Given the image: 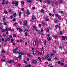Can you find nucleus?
Masks as SVG:
<instances>
[{"instance_id":"nucleus-1","label":"nucleus","mask_w":67,"mask_h":67,"mask_svg":"<svg viewBox=\"0 0 67 67\" xmlns=\"http://www.w3.org/2000/svg\"><path fill=\"white\" fill-rule=\"evenodd\" d=\"M65 39H66V40H67V36H65L64 37V36H62V40H65Z\"/></svg>"},{"instance_id":"nucleus-2","label":"nucleus","mask_w":67,"mask_h":67,"mask_svg":"<svg viewBox=\"0 0 67 67\" xmlns=\"http://www.w3.org/2000/svg\"><path fill=\"white\" fill-rule=\"evenodd\" d=\"M24 24L23 25L24 26H26V25H27V21L26 20V21H24Z\"/></svg>"},{"instance_id":"nucleus-3","label":"nucleus","mask_w":67,"mask_h":67,"mask_svg":"<svg viewBox=\"0 0 67 67\" xmlns=\"http://www.w3.org/2000/svg\"><path fill=\"white\" fill-rule=\"evenodd\" d=\"M19 3H18V2L17 1H16L15 2V6L16 7H17V6H18V4Z\"/></svg>"},{"instance_id":"nucleus-4","label":"nucleus","mask_w":67,"mask_h":67,"mask_svg":"<svg viewBox=\"0 0 67 67\" xmlns=\"http://www.w3.org/2000/svg\"><path fill=\"white\" fill-rule=\"evenodd\" d=\"M11 27H9V28L8 27L6 28L5 30L6 31H10V30H11Z\"/></svg>"},{"instance_id":"nucleus-5","label":"nucleus","mask_w":67,"mask_h":67,"mask_svg":"<svg viewBox=\"0 0 67 67\" xmlns=\"http://www.w3.org/2000/svg\"><path fill=\"white\" fill-rule=\"evenodd\" d=\"M41 23L43 25H47V23L45 22V21H42Z\"/></svg>"},{"instance_id":"nucleus-6","label":"nucleus","mask_w":67,"mask_h":67,"mask_svg":"<svg viewBox=\"0 0 67 67\" xmlns=\"http://www.w3.org/2000/svg\"><path fill=\"white\" fill-rule=\"evenodd\" d=\"M8 62L9 63H14V61L13 60H9Z\"/></svg>"},{"instance_id":"nucleus-7","label":"nucleus","mask_w":67,"mask_h":67,"mask_svg":"<svg viewBox=\"0 0 67 67\" xmlns=\"http://www.w3.org/2000/svg\"><path fill=\"white\" fill-rule=\"evenodd\" d=\"M52 37H54V38H57V35L55 36V35H52Z\"/></svg>"},{"instance_id":"nucleus-8","label":"nucleus","mask_w":67,"mask_h":67,"mask_svg":"<svg viewBox=\"0 0 67 67\" xmlns=\"http://www.w3.org/2000/svg\"><path fill=\"white\" fill-rule=\"evenodd\" d=\"M18 54H19V55L21 54V55H24V54L22 52H21L20 51L18 52Z\"/></svg>"},{"instance_id":"nucleus-9","label":"nucleus","mask_w":67,"mask_h":67,"mask_svg":"<svg viewBox=\"0 0 67 67\" xmlns=\"http://www.w3.org/2000/svg\"><path fill=\"white\" fill-rule=\"evenodd\" d=\"M36 63L37 62L36 60H33L32 61V64H35V63Z\"/></svg>"},{"instance_id":"nucleus-10","label":"nucleus","mask_w":67,"mask_h":67,"mask_svg":"<svg viewBox=\"0 0 67 67\" xmlns=\"http://www.w3.org/2000/svg\"><path fill=\"white\" fill-rule=\"evenodd\" d=\"M2 52L3 54H4L5 53V50L4 49H2Z\"/></svg>"},{"instance_id":"nucleus-11","label":"nucleus","mask_w":67,"mask_h":67,"mask_svg":"<svg viewBox=\"0 0 67 67\" xmlns=\"http://www.w3.org/2000/svg\"><path fill=\"white\" fill-rule=\"evenodd\" d=\"M16 15H17V14L16 13H14L13 16H14V17H16Z\"/></svg>"},{"instance_id":"nucleus-12","label":"nucleus","mask_w":67,"mask_h":67,"mask_svg":"<svg viewBox=\"0 0 67 67\" xmlns=\"http://www.w3.org/2000/svg\"><path fill=\"white\" fill-rule=\"evenodd\" d=\"M27 2H30V3H31L32 1V0H27Z\"/></svg>"},{"instance_id":"nucleus-13","label":"nucleus","mask_w":67,"mask_h":67,"mask_svg":"<svg viewBox=\"0 0 67 67\" xmlns=\"http://www.w3.org/2000/svg\"><path fill=\"white\" fill-rule=\"evenodd\" d=\"M13 52L15 54H16V53H17V52H16V50H15V49H13Z\"/></svg>"},{"instance_id":"nucleus-14","label":"nucleus","mask_w":67,"mask_h":67,"mask_svg":"<svg viewBox=\"0 0 67 67\" xmlns=\"http://www.w3.org/2000/svg\"><path fill=\"white\" fill-rule=\"evenodd\" d=\"M47 4H50V1H49V0H47Z\"/></svg>"},{"instance_id":"nucleus-15","label":"nucleus","mask_w":67,"mask_h":67,"mask_svg":"<svg viewBox=\"0 0 67 67\" xmlns=\"http://www.w3.org/2000/svg\"><path fill=\"white\" fill-rule=\"evenodd\" d=\"M49 20V19L48 18H47L45 19V21L46 22H47V21H48Z\"/></svg>"},{"instance_id":"nucleus-16","label":"nucleus","mask_w":67,"mask_h":67,"mask_svg":"<svg viewBox=\"0 0 67 67\" xmlns=\"http://www.w3.org/2000/svg\"><path fill=\"white\" fill-rule=\"evenodd\" d=\"M49 55L48 54H47L46 56V57H45V59H46L47 58H48V57H49Z\"/></svg>"},{"instance_id":"nucleus-17","label":"nucleus","mask_w":67,"mask_h":67,"mask_svg":"<svg viewBox=\"0 0 67 67\" xmlns=\"http://www.w3.org/2000/svg\"><path fill=\"white\" fill-rule=\"evenodd\" d=\"M24 31H26L27 32H29V31H30V30L29 29H25Z\"/></svg>"},{"instance_id":"nucleus-18","label":"nucleus","mask_w":67,"mask_h":67,"mask_svg":"<svg viewBox=\"0 0 67 67\" xmlns=\"http://www.w3.org/2000/svg\"><path fill=\"white\" fill-rule=\"evenodd\" d=\"M4 3L5 4H8V3H9V2H8V1H7L6 2H5Z\"/></svg>"},{"instance_id":"nucleus-19","label":"nucleus","mask_w":67,"mask_h":67,"mask_svg":"<svg viewBox=\"0 0 67 67\" xmlns=\"http://www.w3.org/2000/svg\"><path fill=\"white\" fill-rule=\"evenodd\" d=\"M43 43H44V45H45V44H46V40H44Z\"/></svg>"},{"instance_id":"nucleus-20","label":"nucleus","mask_w":67,"mask_h":67,"mask_svg":"<svg viewBox=\"0 0 67 67\" xmlns=\"http://www.w3.org/2000/svg\"><path fill=\"white\" fill-rule=\"evenodd\" d=\"M46 31L47 32H49V29L48 28H47Z\"/></svg>"},{"instance_id":"nucleus-21","label":"nucleus","mask_w":67,"mask_h":67,"mask_svg":"<svg viewBox=\"0 0 67 67\" xmlns=\"http://www.w3.org/2000/svg\"><path fill=\"white\" fill-rule=\"evenodd\" d=\"M2 36L3 37H5V36H7V35H6V34H3Z\"/></svg>"},{"instance_id":"nucleus-22","label":"nucleus","mask_w":67,"mask_h":67,"mask_svg":"<svg viewBox=\"0 0 67 67\" xmlns=\"http://www.w3.org/2000/svg\"><path fill=\"white\" fill-rule=\"evenodd\" d=\"M19 31L20 33H21V32H22V30L21 29H20Z\"/></svg>"},{"instance_id":"nucleus-23","label":"nucleus","mask_w":67,"mask_h":67,"mask_svg":"<svg viewBox=\"0 0 67 67\" xmlns=\"http://www.w3.org/2000/svg\"><path fill=\"white\" fill-rule=\"evenodd\" d=\"M21 57H22L21 56V55H19L18 56V58H19L20 59H21Z\"/></svg>"},{"instance_id":"nucleus-24","label":"nucleus","mask_w":67,"mask_h":67,"mask_svg":"<svg viewBox=\"0 0 67 67\" xmlns=\"http://www.w3.org/2000/svg\"><path fill=\"white\" fill-rule=\"evenodd\" d=\"M36 44V41H34L33 42L34 45H35Z\"/></svg>"},{"instance_id":"nucleus-25","label":"nucleus","mask_w":67,"mask_h":67,"mask_svg":"<svg viewBox=\"0 0 67 67\" xmlns=\"http://www.w3.org/2000/svg\"><path fill=\"white\" fill-rule=\"evenodd\" d=\"M3 21H5V17L4 16H3Z\"/></svg>"},{"instance_id":"nucleus-26","label":"nucleus","mask_w":67,"mask_h":67,"mask_svg":"<svg viewBox=\"0 0 67 67\" xmlns=\"http://www.w3.org/2000/svg\"><path fill=\"white\" fill-rule=\"evenodd\" d=\"M6 39H7V40L8 41H10V38L8 37H7Z\"/></svg>"},{"instance_id":"nucleus-27","label":"nucleus","mask_w":67,"mask_h":67,"mask_svg":"<svg viewBox=\"0 0 67 67\" xmlns=\"http://www.w3.org/2000/svg\"><path fill=\"white\" fill-rule=\"evenodd\" d=\"M60 35H63V33L62 32V31H60Z\"/></svg>"},{"instance_id":"nucleus-28","label":"nucleus","mask_w":67,"mask_h":67,"mask_svg":"<svg viewBox=\"0 0 67 67\" xmlns=\"http://www.w3.org/2000/svg\"><path fill=\"white\" fill-rule=\"evenodd\" d=\"M21 10L22 11H24V8H22L21 9Z\"/></svg>"},{"instance_id":"nucleus-29","label":"nucleus","mask_w":67,"mask_h":67,"mask_svg":"<svg viewBox=\"0 0 67 67\" xmlns=\"http://www.w3.org/2000/svg\"><path fill=\"white\" fill-rule=\"evenodd\" d=\"M4 24L5 25H7V23L6 22H5V21H4Z\"/></svg>"},{"instance_id":"nucleus-30","label":"nucleus","mask_w":67,"mask_h":67,"mask_svg":"<svg viewBox=\"0 0 67 67\" xmlns=\"http://www.w3.org/2000/svg\"><path fill=\"white\" fill-rule=\"evenodd\" d=\"M12 4H15V2L14 1H13L12 2Z\"/></svg>"},{"instance_id":"nucleus-31","label":"nucleus","mask_w":67,"mask_h":67,"mask_svg":"<svg viewBox=\"0 0 67 67\" xmlns=\"http://www.w3.org/2000/svg\"><path fill=\"white\" fill-rule=\"evenodd\" d=\"M54 21L55 23H57L58 22L57 21V19H55L54 20Z\"/></svg>"},{"instance_id":"nucleus-32","label":"nucleus","mask_w":67,"mask_h":67,"mask_svg":"<svg viewBox=\"0 0 67 67\" xmlns=\"http://www.w3.org/2000/svg\"><path fill=\"white\" fill-rule=\"evenodd\" d=\"M49 67H53V65H52V64H49Z\"/></svg>"},{"instance_id":"nucleus-33","label":"nucleus","mask_w":67,"mask_h":67,"mask_svg":"<svg viewBox=\"0 0 67 67\" xmlns=\"http://www.w3.org/2000/svg\"><path fill=\"white\" fill-rule=\"evenodd\" d=\"M62 2H63V1H62V0H60V1H59V3H62Z\"/></svg>"},{"instance_id":"nucleus-34","label":"nucleus","mask_w":67,"mask_h":67,"mask_svg":"<svg viewBox=\"0 0 67 67\" xmlns=\"http://www.w3.org/2000/svg\"><path fill=\"white\" fill-rule=\"evenodd\" d=\"M12 44L14 46V45H15L16 44V43H15V42H13L12 43Z\"/></svg>"},{"instance_id":"nucleus-35","label":"nucleus","mask_w":67,"mask_h":67,"mask_svg":"<svg viewBox=\"0 0 67 67\" xmlns=\"http://www.w3.org/2000/svg\"><path fill=\"white\" fill-rule=\"evenodd\" d=\"M41 12H42V13H44V11L43 10V9H42L41 10Z\"/></svg>"},{"instance_id":"nucleus-36","label":"nucleus","mask_w":67,"mask_h":67,"mask_svg":"<svg viewBox=\"0 0 67 67\" xmlns=\"http://www.w3.org/2000/svg\"><path fill=\"white\" fill-rule=\"evenodd\" d=\"M33 29H35L36 28V26H33Z\"/></svg>"},{"instance_id":"nucleus-37","label":"nucleus","mask_w":67,"mask_h":67,"mask_svg":"<svg viewBox=\"0 0 67 67\" xmlns=\"http://www.w3.org/2000/svg\"><path fill=\"white\" fill-rule=\"evenodd\" d=\"M36 51H34V55H35V54H36Z\"/></svg>"},{"instance_id":"nucleus-38","label":"nucleus","mask_w":67,"mask_h":67,"mask_svg":"<svg viewBox=\"0 0 67 67\" xmlns=\"http://www.w3.org/2000/svg\"><path fill=\"white\" fill-rule=\"evenodd\" d=\"M26 13L27 15H30V12H27Z\"/></svg>"},{"instance_id":"nucleus-39","label":"nucleus","mask_w":67,"mask_h":67,"mask_svg":"<svg viewBox=\"0 0 67 67\" xmlns=\"http://www.w3.org/2000/svg\"><path fill=\"white\" fill-rule=\"evenodd\" d=\"M14 41L13 40V39H12L11 40V42H12V43H13Z\"/></svg>"},{"instance_id":"nucleus-40","label":"nucleus","mask_w":67,"mask_h":67,"mask_svg":"<svg viewBox=\"0 0 67 67\" xmlns=\"http://www.w3.org/2000/svg\"><path fill=\"white\" fill-rule=\"evenodd\" d=\"M47 39L48 40V41H49L50 40H51V38H50V37H47Z\"/></svg>"},{"instance_id":"nucleus-41","label":"nucleus","mask_w":67,"mask_h":67,"mask_svg":"<svg viewBox=\"0 0 67 67\" xmlns=\"http://www.w3.org/2000/svg\"><path fill=\"white\" fill-rule=\"evenodd\" d=\"M1 62H5V59H1Z\"/></svg>"},{"instance_id":"nucleus-42","label":"nucleus","mask_w":67,"mask_h":67,"mask_svg":"<svg viewBox=\"0 0 67 67\" xmlns=\"http://www.w3.org/2000/svg\"><path fill=\"white\" fill-rule=\"evenodd\" d=\"M27 34H28V33L27 32H26L25 33V36H27Z\"/></svg>"},{"instance_id":"nucleus-43","label":"nucleus","mask_w":67,"mask_h":67,"mask_svg":"<svg viewBox=\"0 0 67 67\" xmlns=\"http://www.w3.org/2000/svg\"><path fill=\"white\" fill-rule=\"evenodd\" d=\"M40 30L42 33L43 32V29L42 28H41L40 29Z\"/></svg>"},{"instance_id":"nucleus-44","label":"nucleus","mask_w":67,"mask_h":67,"mask_svg":"<svg viewBox=\"0 0 67 67\" xmlns=\"http://www.w3.org/2000/svg\"><path fill=\"white\" fill-rule=\"evenodd\" d=\"M58 63V64H60V63H61L59 61H58L57 62Z\"/></svg>"},{"instance_id":"nucleus-45","label":"nucleus","mask_w":67,"mask_h":67,"mask_svg":"<svg viewBox=\"0 0 67 67\" xmlns=\"http://www.w3.org/2000/svg\"><path fill=\"white\" fill-rule=\"evenodd\" d=\"M2 5H3L4 4V1H3L2 2Z\"/></svg>"},{"instance_id":"nucleus-46","label":"nucleus","mask_w":67,"mask_h":67,"mask_svg":"<svg viewBox=\"0 0 67 67\" xmlns=\"http://www.w3.org/2000/svg\"><path fill=\"white\" fill-rule=\"evenodd\" d=\"M37 53H38V54H39L40 55H41V52H39V51H38L37 52Z\"/></svg>"},{"instance_id":"nucleus-47","label":"nucleus","mask_w":67,"mask_h":67,"mask_svg":"<svg viewBox=\"0 0 67 67\" xmlns=\"http://www.w3.org/2000/svg\"><path fill=\"white\" fill-rule=\"evenodd\" d=\"M48 60L49 61H51V58H48Z\"/></svg>"},{"instance_id":"nucleus-48","label":"nucleus","mask_w":67,"mask_h":67,"mask_svg":"<svg viewBox=\"0 0 67 67\" xmlns=\"http://www.w3.org/2000/svg\"><path fill=\"white\" fill-rule=\"evenodd\" d=\"M53 54H55L56 53V51H53Z\"/></svg>"},{"instance_id":"nucleus-49","label":"nucleus","mask_w":67,"mask_h":67,"mask_svg":"<svg viewBox=\"0 0 67 67\" xmlns=\"http://www.w3.org/2000/svg\"><path fill=\"white\" fill-rule=\"evenodd\" d=\"M21 12H19V16H21Z\"/></svg>"},{"instance_id":"nucleus-50","label":"nucleus","mask_w":67,"mask_h":67,"mask_svg":"<svg viewBox=\"0 0 67 67\" xmlns=\"http://www.w3.org/2000/svg\"><path fill=\"white\" fill-rule=\"evenodd\" d=\"M4 12L6 14H8V12L6 11H4Z\"/></svg>"},{"instance_id":"nucleus-51","label":"nucleus","mask_w":67,"mask_h":67,"mask_svg":"<svg viewBox=\"0 0 67 67\" xmlns=\"http://www.w3.org/2000/svg\"><path fill=\"white\" fill-rule=\"evenodd\" d=\"M4 42H7V39L5 38H4Z\"/></svg>"},{"instance_id":"nucleus-52","label":"nucleus","mask_w":67,"mask_h":67,"mask_svg":"<svg viewBox=\"0 0 67 67\" xmlns=\"http://www.w3.org/2000/svg\"><path fill=\"white\" fill-rule=\"evenodd\" d=\"M47 0L44 1L43 2V3H47Z\"/></svg>"},{"instance_id":"nucleus-53","label":"nucleus","mask_w":67,"mask_h":67,"mask_svg":"<svg viewBox=\"0 0 67 67\" xmlns=\"http://www.w3.org/2000/svg\"><path fill=\"white\" fill-rule=\"evenodd\" d=\"M55 16L56 17H58V14H55Z\"/></svg>"},{"instance_id":"nucleus-54","label":"nucleus","mask_w":67,"mask_h":67,"mask_svg":"<svg viewBox=\"0 0 67 67\" xmlns=\"http://www.w3.org/2000/svg\"><path fill=\"white\" fill-rule=\"evenodd\" d=\"M59 48L61 49H62L63 48V47L62 46H60Z\"/></svg>"},{"instance_id":"nucleus-55","label":"nucleus","mask_w":67,"mask_h":67,"mask_svg":"<svg viewBox=\"0 0 67 67\" xmlns=\"http://www.w3.org/2000/svg\"><path fill=\"white\" fill-rule=\"evenodd\" d=\"M53 12H56V11H55V8H53Z\"/></svg>"},{"instance_id":"nucleus-56","label":"nucleus","mask_w":67,"mask_h":67,"mask_svg":"<svg viewBox=\"0 0 67 67\" xmlns=\"http://www.w3.org/2000/svg\"><path fill=\"white\" fill-rule=\"evenodd\" d=\"M47 36L48 37H49V36H50V35L49 34H47Z\"/></svg>"},{"instance_id":"nucleus-57","label":"nucleus","mask_w":67,"mask_h":67,"mask_svg":"<svg viewBox=\"0 0 67 67\" xmlns=\"http://www.w3.org/2000/svg\"><path fill=\"white\" fill-rule=\"evenodd\" d=\"M59 27V26H58V25H57L55 26L56 29H57V27Z\"/></svg>"},{"instance_id":"nucleus-58","label":"nucleus","mask_w":67,"mask_h":67,"mask_svg":"<svg viewBox=\"0 0 67 67\" xmlns=\"http://www.w3.org/2000/svg\"><path fill=\"white\" fill-rule=\"evenodd\" d=\"M45 58H42V60H45Z\"/></svg>"},{"instance_id":"nucleus-59","label":"nucleus","mask_w":67,"mask_h":67,"mask_svg":"<svg viewBox=\"0 0 67 67\" xmlns=\"http://www.w3.org/2000/svg\"><path fill=\"white\" fill-rule=\"evenodd\" d=\"M27 55L28 56H29L30 57V56H31V55H30V54H29V53H27Z\"/></svg>"},{"instance_id":"nucleus-60","label":"nucleus","mask_w":67,"mask_h":67,"mask_svg":"<svg viewBox=\"0 0 67 67\" xmlns=\"http://www.w3.org/2000/svg\"><path fill=\"white\" fill-rule=\"evenodd\" d=\"M32 19H35V17L33 16L32 17Z\"/></svg>"},{"instance_id":"nucleus-61","label":"nucleus","mask_w":67,"mask_h":67,"mask_svg":"<svg viewBox=\"0 0 67 67\" xmlns=\"http://www.w3.org/2000/svg\"><path fill=\"white\" fill-rule=\"evenodd\" d=\"M13 15H11V16L10 17V18L11 19H12V18H13Z\"/></svg>"},{"instance_id":"nucleus-62","label":"nucleus","mask_w":67,"mask_h":67,"mask_svg":"<svg viewBox=\"0 0 67 67\" xmlns=\"http://www.w3.org/2000/svg\"><path fill=\"white\" fill-rule=\"evenodd\" d=\"M2 31V32H5V30L4 29H3Z\"/></svg>"},{"instance_id":"nucleus-63","label":"nucleus","mask_w":67,"mask_h":67,"mask_svg":"<svg viewBox=\"0 0 67 67\" xmlns=\"http://www.w3.org/2000/svg\"><path fill=\"white\" fill-rule=\"evenodd\" d=\"M27 67H31V65L30 64H29L27 66Z\"/></svg>"},{"instance_id":"nucleus-64","label":"nucleus","mask_w":67,"mask_h":67,"mask_svg":"<svg viewBox=\"0 0 67 67\" xmlns=\"http://www.w3.org/2000/svg\"><path fill=\"white\" fill-rule=\"evenodd\" d=\"M4 39L3 38H2V42H3L4 41Z\"/></svg>"}]
</instances>
